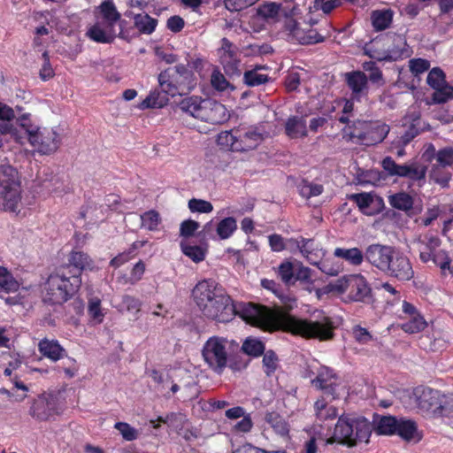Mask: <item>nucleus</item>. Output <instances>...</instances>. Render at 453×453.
<instances>
[{"label": "nucleus", "mask_w": 453, "mask_h": 453, "mask_svg": "<svg viewBox=\"0 0 453 453\" xmlns=\"http://www.w3.org/2000/svg\"><path fill=\"white\" fill-rule=\"evenodd\" d=\"M263 355V369L266 376L270 377L279 367V358L272 349L266 350Z\"/></svg>", "instance_id": "603ef678"}, {"label": "nucleus", "mask_w": 453, "mask_h": 453, "mask_svg": "<svg viewBox=\"0 0 453 453\" xmlns=\"http://www.w3.org/2000/svg\"><path fill=\"white\" fill-rule=\"evenodd\" d=\"M381 166L389 176L407 178L418 182V186L425 183L427 167L418 162L399 165L391 157H386L381 161Z\"/></svg>", "instance_id": "1a4fd4ad"}, {"label": "nucleus", "mask_w": 453, "mask_h": 453, "mask_svg": "<svg viewBox=\"0 0 453 453\" xmlns=\"http://www.w3.org/2000/svg\"><path fill=\"white\" fill-rule=\"evenodd\" d=\"M263 136L254 128H237L228 132L220 133L218 143L229 147L232 150L248 151L257 147Z\"/></svg>", "instance_id": "0eeeda50"}, {"label": "nucleus", "mask_w": 453, "mask_h": 453, "mask_svg": "<svg viewBox=\"0 0 453 453\" xmlns=\"http://www.w3.org/2000/svg\"><path fill=\"white\" fill-rule=\"evenodd\" d=\"M114 428L119 432L125 441H132L138 438V431L127 422H116Z\"/></svg>", "instance_id": "052dcab7"}, {"label": "nucleus", "mask_w": 453, "mask_h": 453, "mask_svg": "<svg viewBox=\"0 0 453 453\" xmlns=\"http://www.w3.org/2000/svg\"><path fill=\"white\" fill-rule=\"evenodd\" d=\"M182 253L189 257L193 262L199 263L204 260L206 249L198 245H192L183 241L180 243Z\"/></svg>", "instance_id": "c03bdc74"}, {"label": "nucleus", "mask_w": 453, "mask_h": 453, "mask_svg": "<svg viewBox=\"0 0 453 453\" xmlns=\"http://www.w3.org/2000/svg\"><path fill=\"white\" fill-rule=\"evenodd\" d=\"M302 255L306 260L313 265L319 266V263L323 260L326 255V250L322 248H319L318 244L315 243L314 239L310 238L309 240H303Z\"/></svg>", "instance_id": "c85d7f7f"}, {"label": "nucleus", "mask_w": 453, "mask_h": 453, "mask_svg": "<svg viewBox=\"0 0 453 453\" xmlns=\"http://www.w3.org/2000/svg\"><path fill=\"white\" fill-rule=\"evenodd\" d=\"M200 225L197 221L193 219H186L180 223V235L185 238L191 237L198 230Z\"/></svg>", "instance_id": "774afa93"}, {"label": "nucleus", "mask_w": 453, "mask_h": 453, "mask_svg": "<svg viewBox=\"0 0 453 453\" xmlns=\"http://www.w3.org/2000/svg\"><path fill=\"white\" fill-rule=\"evenodd\" d=\"M147 241H135L134 242L130 247L118 254L116 257L111 259L110 265L114 268H119L122 265L133 259L136 255V251L142 248L146 244Z\"/></svg>", "instance_id": "473e14b6"}, {"label": "nucleus", "mask_w": 453, "mask_h": 453, "mask_svg": "<svg viewBox=\"0 0 453 453\" xmlns=\"http://www.w3.org/2000/svg\"><path fill=\"white\" fill-rule=\"evenodd\" d=\"M169 96L170 95L162 89L151 90L146 98L140 103L139 108L142 110L162 108L168 104Z\"/></svg>", "instance_id": "c756f323"}, {"label": "nucleus", "mask_w": 453, "mask_h": 453, "mask_svg": "<svg viewBox=\"0 0 453 453\" xmlns=\"http://www.w3.org/2000/svg\"><path fill=\"white\" fill-rule=\"evenodd\" d=\"M227 341L223 337L211 336L203 344L202 357L209 369L217 374H222L228 365L229 354Z\"/></svg>", "instance_id": "6e6552de"}, {"label": "nucleus", "mask_w": 453, "mask_h": 453, "mask_svg": "<svg viewBox=\"0 0 453 453\" xmlns=\"http://www.w3.org/2000/svg\"><path fill=\"white\" fill-rule=\"evenodd\" d=\"M265 420L273 428L275 434L286 441L290 439V425L288 420L278 412H267Z\"/></svg>", "instance_id": "bb28decb"}, {"label": "nucleus", "mask_w": 453, "mask_h": 453, "mask_svg": "<svg viewBox=\"0 0 453 453\" xmlns=\"http://www.w3.org/2000/svg\"><path fill=\"white\" fill-rule=\"evenodd\" d=\"M385 273L402 281H407L413 278L414 271L410 259L403 253L395 251L391 259L389 268Z\"/></svg>", "instance_id": "dca6fc26"}, {"label": "nucleus", "mask_w": 453, "mask_h": 453, "mask_svg": "<svg viewBox=\"0 0 453 453\" xmlns=\"http://www.w3.org/2000/svg\"><path fill=\"white\" fill-rule=\"evenodd\" d=\"M312 385L322 390L325 395L336 397V388L338 387V377L334 371L328 367H321L317 377L312 380Z\"/></svg>", "instance_id": "412c9836"}, {"label": "nucleus", "mask_w": 453, "mask_h": 453, "mask_svg": "<svg viewBox=\"0 0 453 453\" xmlns=\"http://www.w3.org/2000/svg\"><path fill=\"white\" fill-rule=\"evenodd\" d=\"M278 276L286 285L294 284L295 265L289 261L282 262L278 267Z\"/></svg>", "instance_id": "5fc2aeb1"}, {"label": "nucleus", "mask_w": 453, "mask_h": 453, "mask_svg": "<svg viewBox=\"0 0 453 453\" xmlns=\"http://www.w3.org/2000/svg\"><path fill=\"white\" fill-rule=\"evenodd\" d=\"M362 144L372 146L384 141L389 133V126L380 121H367Z\"/></svg>", "instance_id": "5701e85b"}, {"label": "nucleus", "mask_w": 453, "mask_h": 453, "mask_svg": "<svg viewBox=\"0 0 453 453\" xmlns=\"http://www.w3.org/2000/svg\"><path fill=\"white\" fill-rule=\"evenodd\" d=\"M237 230V221L234 217H226L221 219L216 227V232L219 239L226 240L230 238Z\"/></svg>", "instance_id": "37998d69"}, {"label": "nucleus", "mask_w": 453, "mask_h": 453, "mask_svg": "<svg viewBox=\"0 0 453 453\" xmlns=\"http://www.w3.org/2000/svg\"><path fill=\"white\" fill-rule=\"evenodd\" d=\"M451 177V173L448 171L446 167H442L436 164L432 165L430 171V179L433 180L435 183L441 185L442 188H445L449 185Z\"/></svg>", "instance_id": "09e8293b"}, {"label": "nucleus", "mask_w": 453, "mask_h": 453, "mask_svg": "<svg viewBox=\"0 0 453 453\" xmlns=\"http://www.w3.org/2000/svg\"><path fill=\"white\" fill-rule=\"evenodd\" d=\"M286 308L273 305L266 306L252 302L234 303L232 297L224 292L219 294L207 305L213 311H200L204 318L218 323H227L235 316L247 324L265 332L283 331L304 339H317L321 342L332 340L334 336L332 319L320 312L316 319H299L289 314L296 304L295 298H288Z\"/></svg>", "instance_id": "f257e3e1"}, {"label": "nucleus", "mask_w": 453, "mask_h": 453, "mask_svg": "<svg viewBox=\"0 0 453 453\" xmlns=\"http://www.w3.org/2000/svg\"><path fill=\"white\" fill-rule=\"evenodd\" d=\"M388 202L393 208L403 211L411 210L414 203L413 197L403 191L391 195L388 197Z\"/></svg>", "instance_id": "ea45409f"}, {"label": "nucleus", "mask_w": 453, "mask_h": 453, "mask_svg": "<svg viewBox=\"0 0 453 453\" xmlns=\"http://www.w3.org/2000/svg\"><path fill=\"white\" fill-rule=\"evenodd\" d=\"M427 326L424 317L419 313L409 318L408 321L401 325V328L408 334H417L423 331Z\"/></svg>", "instance_id": "de8ad7c7"}, {"label": "nucleus", "mask_w": 453, "mask_h": 453, "mask_svg": "<svg viewBox=\"0 0 453 453\" xmlns=\"http://www.w3.org/2000/svg\"><path fill=\"white\" fill-rule=\"evenodd\" d=\"M421 244L419 250V258L423 263H427L431 260L434 254H436L441 250L440 246L441 240L436 234L433 233L426 234L422 238L418 240Z\"/></svg>", "instance_id": "b1692460"}, {"label": "nucleus", "mask_w": 453, "mask_h": 453, "mask_svg": "<svg viewBox=\"0 0 453 453\" xmlns=\"http://www.w3.org/2000/svg\"><path fill=\"white\" fill-rule=\"evenodd\" d=\"M418 426L415 421L405 418H399L396 425L395 434L402 439L410 441L415 438Z\"/></svg>", "instance_id": "58836bf2"}, {"label": "nucleus", "mask_w": 453, "mask_h": 453, "mask_svg": "<svg viewBox=\"0 0 453 453\" xmlns=\"http://www.w3.org/2000/svg\"><path fill=\"white\" fill-rule=\"evenodd\" d=\"M435 416L453 417V395L442 394Z\"/></svg>", "instance_id": "e2e57ef3"}, {"label": "nucleus", "mask_w": 453, "mask_h": 453, "mask_svg": "<svg viewBox=\"0 0 453 453\" xmlns=\"http://www.w3.org/2000/svg\"><path fill=\"white\" fill-rule=\"evenodd\" d=\"M226 290L223 287L212 279H205L198 281L192 289V297L199 311H208L211 309L207 303L212 302L219 294Z\"/></svg>", "instance_id": "f8f14e48"}, {"label": "nucleus", "mask_w": 453, "mask_h": 453, "mask_svg": "<svg viewBox=\"0 0 453 453\" xmlns=\"http://www.w3.org/2000/svg\"><path fill=\"white\" fill-rule=\"evenodd\" d=\"M134 24L141 34L150 35L157 27V19L147 13H139L134 16Z\"/></svg>", "instance_id": "c9c22d12"}, {"label": "nucleus", "mask_w": 453, "mask_h": 453, "mask_svg": "<svg viewBox=\"0 0 453 453\" xmlns=\"http://www.w3.org/2000/svg\"><path fill=\"white\" fill-rule=\"evenodd\" d=\"M192 76V72L184 64L169 67L158 75L160 89L172 97L187 94L194 87Z\"/></svg>", "instance_id": "39448f33"}, {"label": "nucleus", "mask_w": 453, "mask_h": 453, "mask_svg": "<svg viewBox=\"0 0 453 453\" xmlns=\"http://www.w3.org/2000/svg\"><path fill=\"white\" fill-rule=\"evenodd\" d=\"M188 206L192 212L210 213L213 211L211 203L203 199L192 198L188 201Z\"/></svg>", "instance_id": "0e129e2a"}, {"label": "nucleus", "mask_w": 453, "mask_h": 453, "mask_svg": "<svg viewBox=\"0 0 453 453\" xmlns=\"http://www.w3.org/2000/svg\"><path fill=\"white\" fill-rule=\"evenodd\" d=\"M29 414L37 421H48L50 418L58 414L57 403L54 399L39 396L34 400Z\"/></svg>", "instance_id": "aec40b11"}, {"label": "nucleus", "mask_w": 453, "mask_h": 453, "mask_svg": "<svg viewBox=\"0 0 453 453\" xmlns=\"http://www.w3.org/2000/svg\"><path fill=\"white\" fill-rule=\"evenodd\" d=\"M141 228H144L150 232H156L159 230V226L162 223V219L159 212L154 209L149 210L140 216Z\"/></svg>", "instance_id": "e433bc0d"}, {"label": "nucleus", "mask_w": 453, "mask_h": 453, "mask_svg": "<svg viewBox=\"0 0 453 453\" xmlns=\"http://www.w3.org/2000/svg\"><path fill=\"white\" fill-rule=\"evenodd\" d=\"M426 81L436 91L437 88L445 83V73L441 68L434 67L428 73Z\"/></svg>", "instance_id": "680f3d73"}, {"label": "nucleus", "mask_w": 453, "mask_h": 453, "mask_svg": "<svg viewBox=\"0 0 453 453\" xmlns=\"http://www.w3.org/2000/svg\"><path fill=\"white\" fill-rule=\"evenodd\" d=\"M261 66H256L252 70L246 71L243 74V81L249 87H257L266 83L269 81L267 74L260 73Z\"/></svg>", "instance_id": "49530a36"}, {"label": "nucleus", "mask_w": 453, "mask_h": 453, "mask_svg": "<svg viewBox=\"0 0 453 453\" xmlns=\"http://www.w3.org/2000/svg\"><path fill=\"white\" fill-rule=\"evenodd\" d=\"M285 134L290 139L307 137L308 131L305 119L298 116L289 117L285 123Z\"/></svg>", "instance_id": "cd10ccee"}, {"label": "nucleus", "mask_w": 453, "mask_h": 453, "mask_svg": "<svg viewBox=\"0 0 453 453\" xmlns=\"http://www.w3.org/2000/svg\"><path fill=\"white\" fill-rule=\"evenodd\" d=\"M93 261L90 257L82 251L73 250L68 257V263L60 268L69 272L71 277H75L81 285V273L86 269H91Z\"/></svg>", "instance_id": "f3484780"}, {"label": "nucleus", "mask_w": 453, "mask_h": 453, "mask_svg": "<svg viewBox=\"0 0 453 453\" xmlns=\"http://www.w3.org/2000/svg\"><path fill=\"white\" fill-rule=\"evenodd\" d=\"M0 288L5 293H13L19 288L18 280L6 267L2 265H0Z\"/></svg>", "instance_id": "79ce46f5"}, {"label": "nucleus", "mask_w": 453, "mask_h": 453, "mask_svg": "<svg viewBox=\"0 0 453 453\" xmlns=\"http://www.w3.org/2000/svg\"><path fill=\"white\" fill-rule=\"evenodd\" d=\"M410 71L418 76L430 68V62L424 58H412L409 61Z\"/></svg>", "instance_id": "338daca9"}, {"label": "nucleus", "mask_w": 453, "mask_h": 453, "mask_svg": "<svg viewBox=\"0 0 453 453\" xmlns=\"http://www.w3.org/2000/svg\"><path fill=\"white\" fill-rule=\"evenodd\" d=\"M318 268L325 274H327L330 276L338 275L343 269L342 265L337 261H334V258H325V257L319 263Z\"/></svg>", "instance_id": "4d7b16f0"}, {"label": "nucleus", "mask_w": 453, "mask_h": 453, "mask_svg": "<svg viewBox=\"0 0 453 453\" xmlns=\"http://www.w3.org/2000/svg\"><path fill=\"white\" fill-rule=\"evenodd\" d=\"M61 143L59 134L53 128H39L36 134H32L30 144L37 148L38 152L50 155L55 152Z\"/></svg>", "instance_id": "ddd939ff"}, {"label": "nucleus", "mask_w": 453, "mask_h": 453, "mask_svg": "<svg viewBox=\"0 0 453 453\" xmlns=\"http://www.w3.org/2000/svg\"><path fill=\"white\" fill-rule=\"evenodd\" d=\"M386 39L391 42V44L387 48L389 56L388 58L391 62L409 58L412 53L404 35L388 33Z\"/></svg>", "instance_id": "6ab92c4d"}, {"label": "nucleus", "mask_w": 453, "mask_h": 453, "mask_svg": "<svg viewBox=\"0 0 453 453\" xmlns=\"http://www.w3.org/2000/svg\"><path fill=\"white\" fill-rule=\"evenodd\" d=\"M201 120L213 125L226 122L229 114L224 104L210 98H204Z\"/></svg>", "instance_id": "a211bd4d"}, {"label": "nucleus", "mask_w": 453, "mask_h": 453, "mask_svg": "<svg viewBox=\"0 0 453 453\" xmlns=\"http://www.w3.org/2000/svg\"><path fill=\"white\" fill-rule=\"evenodd\" d=\"M334 289L343 296L345 302H360L369 303L372 301V288L366 279L361 274L345 276L334 285Z\"/></svg>", "instance_id": "423d86ee"}, {"label": "nucleus", "mask_w": 453, "mask_h": 453, "mask_svg": "<svg viewBox=\"0 0 453 453\" xmlns=\"http://www.w3.org/2000/svg\"><path fill=\"white\" fill-rule=\"evenodd\" d=\"M219 44L217 49L219 63L222 65L226 75L239 76L241 74L242 50L226 37H223Z\"/></svg>", "instance_id": "9d476101"}, {"label": "nucleus", "mask_w": 453, "mask_h": 453, "mask_svg": "<svg viewBox=\"0 0 453 453\" xmlns=\"http://www.w3.org/2000/svg\"><path fill=\"white\" fill-rule=\"evenodd\" d=\"M112 30L113 28L111 27L109 31H106L101 27L100 24L96 23L88 28L86 35L98 43H111L115 38Z\"/></svg>", "instance_id": "f704fd0d"}, {"label": "nucleus", "mask_w": 453, "mask_h": 453, "mask_svg": "<svg viewBox=\"0 0 453 453\" xmlns=\"http://www.w3.org/2000/svg\"><path fill=\"white\" fill-rule=\"evenodd\" d=\"M317 418L321 421L334 419L338 416V409L328 405L324 398L318 399L314 403Z\"/></svg>", "instance_id": "4c0bfd02"}, {"label": "nucleus", "mask_w": 453, "mask_h": 453, "mask_svg": "<svg viewBox=\"0 0 453 453\" xmlns=\"http://www.w3.org/2000/svg\"><path fill=\"white\" fill-rule=\"evenodd\" d=\"M394 12L391 9L373 11L371 14L372 25L375 31L380 32L388 28L393 21Z\"/></svg>", "instance_id": "2f4dec72"}, {"label": "nucleus", "mask_w": 453, "mask_h": 453, "mask_svg": "<svg viewBox=\"0 0 453 453\" xmlns=\"http://www.w3.org/2000/svg\"><path fill=\"white\" fill-rule=\"evenodd\" d=\"M398 418L388 415L374 414L372 423L365 417L342 415L334 426L333 436L326 440L327 444L338 442L348 447L360 442H369L372 430L379 435L395 434Z\"/></svg>", "instance_id": "f03ea898"}, {"label": "nucleus", "mask_w": 453, "mask_h": 453, "mask_svg": "<svg viewBox=\"0 0 453 453\" xmlns=\"http://www.w3.org/2000/svg\"><path fill=\"white\" fill-rule=\"evenodd\" d=\"M334 256L338 258H342L351 265L358 266L365 260V253L355 247V248H336L334 250Z\"/></svg>", "instance_id": "7c9ffc66"}, {"label": "nucleus", "mask_w": 453, "mask_h": 453, "mask_svg": "<svg viewBox=\"0 0 453 453\" xmlns=\"http://www.w3.org/2000/svg\"><path fill=\"white\" fill-rule=\"evenodd\" d=\"M203 102L204 99L197 96H187L179 102L178 108L183 113L201 120Z\"/></svg>", "instance_id": "a878e982"}, {"label": "nucleus", "mask_w": 453, "mask_h": 453, "mask_svg": "<svg viewBox=\"0 0 453 453\" xmlns=\"http://www.w3.org/2000/svg\"><path fill=\"white\" fill-rule=\"evenodd\" d=\"M142 302L139 298L125 295L122 296L121 303H119V311H126L134 315H137L141 311Z\"/></svg>", "instance_id": "864d4df0"}, {"label": "nucleus", "mask_w": 453, "mask_h": 453, "mask_svg": "<svg viewBox=\"0 0 453 453\" xmlns=\"http://www.w3.org/2000/svg\"><path fill=\"white\" fill-rule=\"evenodd\" d=\"M421 118L419 114H413L411 116V122L408 126L407 129L402 135V139L404 143H409L421 132Z\"/></svg>", "instance_id": "3c124183"}, {"label": "nucleus", "mask_w": 453, "mask_h": 453, "mask_svg": "<svg viewBox=\"0 0 453 453\" xmlns=\"http://www.w3.org/2000/svg\"><path fill=\"white\" fill-rule=\"evenodd\" d=\"M100 14L107 22L108 26L113 28L115 23L120 19V13L111 1H104L98 6Z\"/></svg>", "instance_id": "a19ab883"}, {"label": "nucleus", "mask_w": 453, "mask_h": 453, "mask_svg": "<svg viewBox=\"0 0 453 453\" xmlns=\"http://www.w3.org/2000/svg\"><path fill=\"white\" fill-rule=\"evenodd\" d=\"M211 87L219 92H223L226 90L233 91L234 90V86L232 85L224 76V74L219 70L215 68L211 75Z\"/></svg>", "instance_id": "8fccbe9b"}, {"label": "nucleus", "mask_w": 453, "mask_h": 453, "mask_svg": "<svg viewBox=\"0 0 453 453\" xmlns=\"http://www.w3.org/2000/svg\"><path fill=\"white\" fill-rule=\"evenodd\" d=\"M68 271L58 268L51 273L44 287V302L50 304H63L70 300L80 289L81 284Z\"/></svg>", "instance_id": "7ed1b4c3"}, {"label": "nucleus", "mask_w": 453, "mask_h": 453, "mask_svg": "<svg viewBox=\"0 0 453 453\" xmlns=\"http://www.w3.org/2000/svg\"><path fill=\"white\" fill-rule=\"evenodd\" d=\"M366 120L357 119L350 125L346 126L342 129V136L346 141H353L357 139V142L362 144L364 134L367 127Z\"/></svg>", "instance_id": "72a5a7b5"}, {"label": "nucleus", "mask_w": 453, "mask_h": 453, "mask_svg": "<svg viewBox=\"0 0 453 453\" xmlns=\"http://www.w3.org/2000/svg\"><path fill=\"white\" fill-rule=\"evenodd\" d=\"M416 403L419 410L430 412L435 416L442 393L428 387H418L414 390Z\"/></svg>", "instance_id": "2eb2a0df"}, {"label": "nucleus", "mask_w": 453, "mask_h": 453, "mask_svg": "<svg viewBox=\"0 0 453 453\" xmlns=\"http://www.w3.org/2000/svg\"><path fill=\"white\" fill-rule=\"evenodd\" d=\"M38 350L43 357L53 362H57L67 357L66 350L57 340H50L48 338L40 340L38 343Z\"/></svg>", "instance_id": "393cba45"}, {"label": "nucleus", "mask_w": 453, "mask_h": 453, "mask_svg": "<svg viewBox=\"0 0 453 453\" xmlns=\"http://www.w3.org/2000/svg\"><path fill=\"white\" fill-rule=\"evenodd\" d=\"M242 349L248 356L258 357L265 352V345L258 339L247 338L242 343Z\"/></svg>", "instance_id": "a18cd8bd"}, {"label": "nucleus", "mask_w": 453, "mask_h": 453, "mask_svg": "<svg viewBox=\"0 0 453 453\" xmlns=\"http://www.w3.org/2000/svg\"><path fill=\"white\" fill-rule=\"evenodd\" d=\"M21 181L19 172L10 165H0V206L15 211L21 198Z\"/></svg>", "instance_id": "20e7f679"}, {"label": "nucleus", "mask_w": 453, "mask_h": 453, "mask_svg": "<svg viewBox=\"0 0 453 453\" xmlns=\"http://www.w3.org/2000/svg\"><path fill=\"white\" fill-rule=\"evenodd\" d=\"M436 165L453 168V147H444L437 151Z\"/></svg>", "instance_id": "bf43d9fd"}, {"label": "nucleus", "mask_w": 453, "mask_h": 453, "mask_svg": "<svg viewBox=\"0 0 453 453\" xmlns=\"http://www.w3.org/2000/svg\"><path fill=\"white\" fill-rule=\"evenodd\" d=\"M453 98V81L448 83L445 81L441 87L437 88L433 94V100L437 104H443Z\"/></svg>", "instance_id": "6e6d98bb"}, {"label": "nucleus", "mask_w": 453, "mask_h": 453, "mask_svg": "<svg viewBox=\"0 0 453 453\" xmlns=\"http://www.w3.org/2000/svg\"><path fill=\"white\" fill-rule=\"evenodd\" d=\"M430 261H433L435 265L440 267L442 273H444L447 270L450 273L452 272L450 266L452 262L451 257L444 250H441L436 254H434Z\"/></svg>", "instance_id": "13d9d810"}, {"label": "nucleus", "mask_w": 453, "mask_h": 453, "mask_svg": "<svg viewBox=\"0 0 453 453\" xmlns=\"http://www.w3.org/2000/svg\"><path fill=\"white\" fill-rule=\"evenodd\" d=\"M345 82L352 92L355 99L368 94V78L362 71H352L345 73Z\"/></svg>", "instance_id": "4be33fe9"}, {"label": "nucleus", "mask_w": 453, "mask_h": 453, "mask_svg": "<svg viewBox=\"0 0 453 453\" xmlns=\"http://www.w3.org/2000/svg\"><path fill=\"white\" fill-rule=\"evenodd\" d=\"M88 313L89 317L97 323L103 322L104 313L101 310V301L98 298H92L89 300Z\"/></svg>", "instance_id": "69168bd1"}, {"label": "nucleus", "mask_w": 453, "mask_h": 453, "mask_svg": "<svg viewBox=\"0 0 453 453\" xmlns=\"http://www.w3.org/2000/svg\"><path fill=\"white\" fill-rule=\"evenodd\" d=\"M395 250L390 246L372 244L366 248L365 259L372 266L385 273L389 268L390 259Z\"/></svg>", "instance_id": "4468645a"}, {"label": "nucleus", "mask_w": 453, "mask_h": 453, "mask_svg": "<svg viewBox=\"0 0 453 453\" xmlns=\"http://www.w3.org/2000/svg\"><path fill=\"white\" fill-rule=\"evenodd\" d=\"M317 24V22H314ZM313 23L300 22L295 19H288L285 21V31L288 35L303 45L316 44L324 42L326 36L321 35L316 28L312 27Z\"/></svg>", "instance_id": "9b49d317"}]
</instances>
